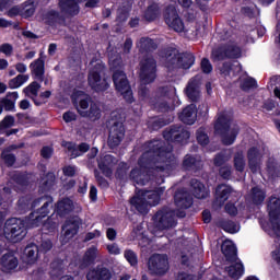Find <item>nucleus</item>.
I'll use <instances>...</instances> for the list:
<instances>
[{
    "instance_id": "nucleus-43",
    "label": "nucleus",
    "mask_w": 280,
    "mask_h": 280,
    "mask_svg": "<svg viewBox=\"0 0 280 280\" xmlns=\"http://www.w3.org/2000/svg\"><path fill=\"white\" fill-rule=\"evenodd\" d=\"M1 160L8 167H12V165H14V163L16 161V158H14V155L12 153H10L9 150H4V151H2Z\"/></svg>"
},
{
    "instance_id": "nucleus-20",
    "label": "nucleus",
    "mask_w": 280,
    "mask_h": 280,
    "mask_svg": "<svg viewBox=\"0 0 280 280\" xmlns=\"http://www.w3.org/2000/svg\"><path fill=\"white\" fill-rule=\"evenodd\" d=\"M63 147L68 151V154H70L71 159H77V156L84 154V152H89V144L86 143H81L79 147H75L72 142H65Z\"/></svg>"
},
{
    "instance_id": "nucleus-46",
    "label": "nucleus",
    "mask_w": 280,
    "mask_h": 280,
    "mask_svg": "<svg viewBox=\"0 0 280 280\" xmlns=\"http://www.w3.org/2000/svg\"><path fill=\"white\" fill-rule=\"evenodd\" d=\"M229 159H231V152L230 151L221 153V154L215 156L214 165L220 167V165H224V163H226V161H229Z\"/></svg>"
},
{
    "instance_id": "nucleus-2",
    "label": "nucleus",
    "mask_w": 280,
    "mask_h": 280,
    "mask_svg": "<svg viewBox=\"0 0 280 280\" xmlns=\"http://www.w3.org/2000/svg\"><path fill=\"white\" fill-rule=\"evenodd\" d=\"M231 119L232 115L230 112H221L218 114L214 124V130L217 135L222 136L224 145H233L240 132V127L235 124H231Z\"/></svg>"
},
{
    "instance_id": "nucleus-4",
    "label": "nucleus",
    "mask_w": 280,
    "mask_h": 280,
    "mask_svg": "<svg viewBox=\"0 0 280 280\" xmlns=\"http://www.w3.org/2000/svg\"><path fill=\"white\" fill-rule=\"evenodd\" d=\"M73 102L78 103V113L81 117H88L91 121H97L102 117V109L95 103H91V96L86 93L75 90L72 94Z\"/></svg>"
},
{
    "instance_id": "nucleus-31",
    "label": "nucleus",
    "mask_w": 280,
    "mask_h": 280,
    "mask_svg": "<svg viewBox=\"0 0 280 280\" xmlns=\"http://www.w3.org/2000/svg\"><path fill=\"white\" fill-rule=\"evenodd\" d=\"M190 185L192 187V194H194L195 198L202 199V198H207V196H209V189H207V187H205V185H202L197 179H192Z\"/></svg>"
},
{
    "instance_id": "nucleus-3",
    "label": "nucleus",
    "mask_w": 280,
    "mask_h": 280,
    "mask_svg": "<svg viewBox=\"0 0 280 280\" xmlns=\"http://www.w3.org/2000/svg\"><path fill=\"white\" fill-rule=\"evenodd\" d=\"M267 210L269 213V222L260 221V226L265 233L280 240V199L271 197Z\"/></svg>"
},
{
    "instance_id": "nucleus-16",
    "label": "nucleus",
    "mask_w": 280,
    "mask_h": 280,
    "mask_svg": "<svg viewBox=\"0 0 280 280\" xmlns=\"http://www.w3.org/2000/svg\"><path fill=\"white\" fill-rule=\"evenodd\" d=\"M154 222L158 229H172L176 225L174 221V212L167 210H161L154 215Z\"/></svg>"
},
{
    "instance_id": "nucleus-11",
    "label": "nucleus",
    "mask_w": 280,
    "mask_h": 280,
    "mask_svg": "<svg viewBox=\"0 0 280 280\" xmlns=\"http://www.w3.org/2000/svg\"><path fill=\"white\" fill-rule=\"evenodd\" d=\"M156 78V61L149 57L140 63V80L142 84H150Z\"/></svg>"
},
{
    "instance_id": "nucleus-34",
    "label": "nucleus",
    "mask_w": 280,
    "mask_h": 280,
    "mask_svg": "<svg viewBox=\"0 0 280 280\" xmlns=\"http://www.w3.org/2000/svg\"><path fill=\"white\" fill-rule=\"evenodd\" d=\"M248 200L253 205H262L264 200H266V191L261 190L259 187H255L252 189Z\"/></svg>"
},
{
    "instance_id": "nucleus-29",
    "label": "nucleus",
    "mask_w": 280,
    "mask_h": 280,
    "mask_svg": "<svg viewBox=\"0 0 280 280\" xmlns=\"http://www.w3.org/2000/svg\"><path fill=\"white\" fill-rule=\"evenodd\" d=\"M229 280H240L244 276V265L236 261L234 265L230 266L228 269Z\"/></svg>"
},
{
    "instance_id": "nucleus-28",
    "label": "nucleus",
    "mask_w": 280,
    "mask_h": 280,
    "mask_svg": "<svg viewBox=\"0 0 280 280\" xmlns=\"http://www.w3.org/2000/svg\"><path fill=\"white\" fill-rule=\"evenodd\" d=\"M259 159H261V153L256 148H252L248 151V160H249V170L255 174L259 172Z\"/></svg>"
},
{
    "instance_id": "nucleus-27",
    "label": "nucleus",
    "mask_w": 280,
    "mask_h": 280,
    "mask_svg": "<svg viewBox=\"0 0 280 280\" xmlns=\"http://www.w3.org/2000/svg\"><path fill=\"white\" fill-rule=\"evenodd\" d=\"M30 69L33 75H35L36 80H43V75H45V60L43 59V57L33 61L30 65Z\"/></svg>"
},
{
    "instance_id": "nucleus-5",
    "label": "nucleus",
    "mask_w": 280,
    "mask_h": 280,
    "mask_svg": "<svg viewBox=\"0 0 280 280\" xmlns=\"http://www.w3.org/2000/svg\"><path fill=\"white\" fill-rule=\"evenodd\" d=\"M110 69L114 71L113 80L116 86V91L120 93L129 104H132L133 96L132 90L130 89V84L128 83V79L126 78V73L120 69L121 60L119 58L114 59L109 58Z\"/></svg>"
},
{
    "instance_id": "nucleus-8",
    "label": "nucleus",
    "mask_w": 280,
    "mask_h": 280,
    "mask_svg": "<svg viewBox=\"0 0 280 280\" xmlns=\"http://www.w3.org/2000/svg\"><path fill=\"white\" fill-rule=\"evenodd\" d=\"M196 62V57L191 52H184L176 55V51L171 52L166 57L165 67L168 71H176V69H191Z\"/></svg>"
},
{
    "instance_id": "nucleus-6",
    "label": "nucleus",
    "mask_w": 280,
    "mask_h": 280,
    "mask_svg": "<svg viewBox=\"0 0 280 280\" xmlns=\"http://www.w3.org/2000/svg\"><path fill=\"white\" fill-rule=\"evenodd\" d=\"M163 188L156 190H139L131 199V206L139 211V213H148L150 207H156L161 200Z\"/></svg>"
},
{
    "instance_id": "nucleus-49",
    "label": "nucleus",
    "mask_w": 280,
    "mask_h": 280,
    "mask_svg": "<svg viewBox=\"0 0 280 280\" xmlns=\"http://www.w3.org/2000/svg\"><path fill=\"white\" fill-rule=\"evenodd\" d=\"M140 47L141 49H156V44L150 38H141Z\"/></svg>"
},
{
    "instance_id": "nucleus-10",
    "label": "nucleus",
    "mask_w": 280,
    "mask_h": 280,
    "mask_svg": "<svg viewBox=\"0 0 280 280\" xmlns=\"http://www.w3.org/2000/svg\"><path fill=\"white\" fill-rule=\"evenodd\" d=\"M40 200L44 201L40 210L36 212H32L26 220V224L30 229H35V226H40V222H43V218H47L49 215V205H51L52 200L50 198H40L33 202V207H38Z\"/></svg>"
},
{
    "instance_id": "nucleus-18",
    "label": "nucleus",
    "mask_w": 280,
    "mask_h": 280,
    "mask_svg": "<svg viewBox=\"0 0 280 280\" xmlns=\"http://www.w3.org/2000/svg\"><path fill=\"white\" fill-rule=\"evenodd\" d=\"M80 1L84 0H60L59 5L61 11L65 12V14L75 16V14L80 12V7H78V3H80Z\"/></svg>"
},
{
    "instance_id": "nucleus-44",
    "label": "nucleus",
    "mask_w": 280,
    "mask_h": 280,
    "mask_svg": "<svg viewBox=\"0 0 280 280\" xmlns=\"http://www.w3.org/2000/svg\"><path fill=\"white\" fill-rule=\"evenodd\" d=\"M246 166V162L244 161V153H237L234 156V167L237 172H244V167Z\"/></svg>"
},
{
    "instance_id": "nucleus-39",
    "label": "nucleus",
    "mask_w": 280,
    "mask_h": 280,
    "mask_svg": "<svg viewBox=\"0 0 280 280\" xmlns=\"http://www.w3.org/2000/svg\"><path fill=\"white\" fill-rule=\"evenodd\" d=\"M240 71H242V66H240V63L237 62L233 66H231L230 63H224L221 69V73H223V75H231V73H240Z\"/></svg>"
},
{
    "instance_id": "nucleus-52",
    "label": "nucleus",
    "mask_w": 280,
    "mask_h": 280,
    "mask_svg": "<svg viewBox=\"0 0 280 280\" xmlns=\"http://www.w3.org/2000/svg\"><path fill=\"white\" fill-rule=\"evenodd\" d=\"M14 126V118L12 116H7L4 119L0 122V128H12Z\"/></svg>"
},
{
    "instance_id": "nucleus-45",
    "label": "nucleus",
    "mask_w": 280,
    "mask_h": 280,
    "mask_svg": "<svg viewBox=\"0 0 280 280\" xmlns=\"http://www.w3.org/2000/svg\"><path fill=\"white\" fill-rule=\"evenodd\" d=\"M222 229L223 231H225L226 233H238L240 232V224L235 223V222H225L222 224Z\"/></svg>"
},
{
    "instance_id": "nucleus-41",
    "label": "nucleus",
    "mask_w": 280,
    "mask_h": 280,
    "mask_svg": "<svg viewBox=\"0 0 280 280\" xmlns=\"http://www.w3.org/2000/svg\"><path fill=\"white\" fill-rule=\"evenodd\" d=\"M184 167L191 170V167H200V158L186 155L184 159Z\"/></svg>"
},
{
    "instance_id": "nucleus-55",
    "label": "nucleus",
    "mask_w": 280,
    "mask_h": 280,
    "mask_svg": "<svg viewBox=\"0 0 280 280\" xmlns=\"http://www.w3.org/2000/svg\"><path fill=\"white\" fill-rule=\"evenodd\" d=\"M13 51L12 45L3 44L0 46V54H4V56H10Z\"/></svg>"
},
{
    "instance_id": "nucleus-30",
    "label": "nucleus",
    "mask_w": 280,
    "mask_h": 280,
    "mask_svg": "<svg viewBox=\"0 0 280 280\" xmlns=\"http://www.w3.org/2000/svg\"><path fill=\"white\" fill-rule=\"evenodd\" d=\"M16 100H19V92H10L1 100L0 104H2V108L7 110H14Z\"/></svg>"
},
{
    "instance_id": "nucleus-36",
    "label": "nucleus",
    "mask_w": 280,
    "mask_h": 280,
    "mask_svg": "<svg viewBox=\"0 0 280 280\" xmlns=\"http://www.w3.org/2000/svg\"><path fill=\"white\" fill-rule=\"evenodd\" d=\"M95 259H97V247H90L83 257V264L81 265V268L91 266V264L95 262Z\"/></svg>"
},
{
    "instance_id": "nucleus-23",
    "label": "nucleus",
    "mask_w": 280,
    "mask_h": 280,
    "mask_svg": "<svg viewBox=\"0 0 280 280\" xmlns=\"http://www.w3.org/2000/svg\"><path fill=\"white\" fill-rule=\"evenodd\" d=\"M186 95L191 100V102H196V100L200 97V81L198 79H191L188 82Z\"/></svg>"
},
{
    "instance_id": "nucleus-35",
    "label": "nucleus",
    "mask_w": 280,
    "mask_h": 280,
    "mask_svg": "<svg viewBox=\"0 0 280 280\" xmlns=\"http://www.w3.org/2000/svg\"><path fill=\"white\" fill-rule=\"evenodd\" d=\"M56 211L59 215H65V213H69V211H73V201H71V199L69 198L60 200L57 203Z\"/></svg>"
},
{
    "instance_id": "nucleus-57",
    "label": "nucleus",
    "mask_w": 280,
    "mask_h": 280,
    "mask_svg": "<svg viewBox=\"0 0 280 280\" xmlns=\"http://www.w3.org/2000/svg\"><path fill=\"white\" fill-rule=\"evenodd\" d=\"M107 250L110 255H119L121 253L117 244L107 245Z\"/></svg>"
},
{
    "instance_id": "nucleus-33",
    "label": "nucleus",
    "mask_w": 280,
    "mask_h": 280,
    "mask_svg": "<svg viewBox=\"0 0 280 280\" xmlns=\"http://www.w3.org/2000/svg\"><path fill=\"white\" fill-rule=\"evenodd\" d=\"M221 250L223 255L228 257V259H235L237 255V247H235V244L233 241L226 240L223 242L221 246Z\"/></svg>"
},
{
    "instance_id": "nucleus-14",
    "label": "nucleus",
    "mask_w": 280,
    "mask_h": 280,
    "mask_svg": "<svg viewBox=\"0 0 280 280\" xmlns=\"http://www.w3.org/2000/svg\"><path fill=\"white\" fill-rule=\"evenodd\" d=\"M242 49L235 46V44L230 43L228 46L220 49L212 50L213 60H224V58H241Z\"/></svg>"
},
{
    "instance_id": "nucleus-63",
    "label": "nucleus",
    "mask_w": 280,
    "mask_h": 280,
    "mask_svg": "<svg viewBox=\"0 0 280 280\" xmlns=\"http://www.w3.org/2000/svg\"><path fill=\"white\" fill-rule=\"evenodd\" d=\"M57 228H58V223L51 222V218H49L47 222L44 223V229H48V231H54V229H57Z\"/></svg>"
},
{
    "instance_id": "nucleus-24",
    "label": "nucleus",
    "mask_w": 280,
    "mask_h": 280,
    "mask_svg": "<svg viewBox=\"0 0 280 280\" xmlns=\"http://www.w3.org/2000/svg\"><path fill=\"white\" fill-rule=\"evenodd\" d=\"M215 194L217 202L219 205H224V202H226V200H229V198H231V196H233L235 191H233V188H231V186L220 185L218 186Z\"/></svg>"
},
{
    "instance_id": "nucleus-61",
    "label": "nucleus",
    "mask_w": 280,
    "mask_h": 280,
    "mask_svg": "<svg viewBox=\"0 0 280 280\" xmlns=\"http://www.w3.org/2000/svg\"><path fill=\"white\" fill-rule=\"evenodd\" d=\"M100 235H102V233L97 230H95L94 232H89L85 235V242H91V240H95V237H100Z\"/></svg>"
},
{
    "instance_id": "nucleus-12",
    "label": "nucleus",
    "mask_w": 280,
    "mask_h": 280,
    "mask_svg": "<svg viewBox=\"0 0 280 280\" xmlns=\"http://www.w3.org/2000/svg\"><path fill=\"white\" fill-rule=\"evenodd\" d=\"M164 19L166 25H168L171 30H174V32L180 33L185 30V23H183V20H180V16H178L176 5L171 4L167 7Z\"/></svg>"
},
{
    "instance_id": "nucleus-37",
    "label": "nucleus",
    "mask_w": 280,
    "mask_h": 280,
    "mask_svg": "<svg viewBox=\"0 0 280 280\" xmlns=\"http://www.w3.org/2000/svg\"><path fill=\"white\" fill-rule=\"evenodd\" d=\"M30 80L28 74H19L9 81V89H21Z\"/></svg>"
},
{
    "instance_id": "nucleus-64",
    "label": "nucleus",
    "mask_w": 280,
    "mask_h": 280,
    "mask_svg": "<svg viewBox=\"0 0 280 280\" xmlns=\"http://www.w3.org/2000/svg\"><path fill=\"white\" fill-rule=\"evenodd\" d=\"M176 280H194V277L187 273H178Z\"/></svg>"
},
{
    "instance_id": "nucleus-47",
    "label": "nucleus",
    "mask_w": 280,
    "mask_h": 280,
    "mask_svg": "<svg viewBox=\"0 0 280 280\" xmlns=\"http://www.w3.org/2000/svg\"><path fill=\"white\" fill-rule=\"evenodd\" d=\"M255 86H257V81H255V79L253 78H245L241 83V88L243 89V91H248V89H255Z\"/></svg>"
},
{
    "instance_id": "nucleus-9",
    "label": "nucleus",
    "mask_w": 280,
    "mask_h": 280,
    "mask_svg": "<svg viewBox=\"0 0 280 280\" xmlns=\"http://www.w3.org/2000/svg\"><path fill=\"white\" fill-rule=\"evenodd\" d=\"M3 235L9 242H21L27 235L25 223L21 219L12 218L4 224Z\"/></svg>"
},
{
    "instance_id": "nucleus-25",
    "label": "nucleus",
    "mask_w": 280,
    "mask_h": 280,
    "mask_svg": "<svg viewBox=\"0 0 280 280\" xmlns=\"http://www.w3.org/2000/svg\"><path fill=\"white\" fill-rule=\"evenodd\" d=\"M38 246L36 244L27 245L24 255H25V261L28 264V266H33V264H36L38 261Z\"/></svg>"
},
{
    "instance_id": "nucleus-50",
    "label": "nucleus",
    "mask_w": 280,
    "mask_h": 280,
    "mask_svg": "<svg viewBox=\"0 0 280 280\" xmlns=\"http://www.w3.org/2000/svg\"><path fill=\"white\" fill-rule=\"evenodd\" d=\"M197 141L201 145H207V143H209V136H207V133L205 132V129H199L197 131Z\"/></svg>"
},
{
    "instance_id": "nucleus-7",
    "label": "nucleus",
    "mask_w": 280,
    "mask_h": 280,
    "mask_svg": "<svg viewBox=\"0 0 280 280\" xmlns=\"http://www.w3.org/2000/svg\"><path fill=\"white\" fill-rule=\"evenodd\" d=\"M91 70L88 77V82L96 93H102L103 91H107L110 84L108 80L104 78V63L102 61H92L90 63Z\"/></svg>"
},
{
    "instance_id": "nucleus-13",
    "label": "nucleus",
    "mask_w": 280,
    "mask_h": 280,
    "mask_svg": "<svg viewBox=\"0 0 280 280\" xmlns=\"http://www.w3.org/2000/svg\"><path fill=\"white\" fill-rule=\"evenodd\" d=\"M170 269V262L165 255L155 254L149 259V270L153 275H165Z\"/></svg>"
},
{
    "instance_id": "nucleus-38",
    "label": "nucleus",
    "mask_w": 280,
    "mask_h": 280,
    "mask_svg": "<svg viewBox=\"0 0 280 280\" xmlns=\"http://www.w3.org/2000/svg\"><path fill=\"white\" fill-rule=\"evenodd\" d=\"M267 172L268 175L271 176V178H280V165L275 162V160H271L267 165Z\"/></svg>"
},
{
    "instance_id": "nucleus-48",
    "label": "nucleus",
    "mask_w": 280,
    "mask_h": 280,
    "mask_svg": "<svg viewBox=\"0 0 280 280\" xmlns=\"http://www.w3.org/2000/svg\"><path fill=\"white\" fill-rule=\"evenodd\" d=\"M154 108H156L158 110H174V107H170V105H167V101H165V98H159V101L154 104Z\"/></svg>"
},
{
    "instance_id": "nucleus-1",
    "label": "nucleus",
    "mask_w": 280,
    "mask_h": 280,
    "mask_svg": "<svg viewBox=\"0 0 280 280\" xmlns=\"http://www.w3.org/2000/svg\"><path fill=\"white\" fill-rule=\"evenodd\" d=\"M161 142L153 141L149 143V150L142 154L138 162L139 168H133L130 178L137 185H145L150 180V174L159 176H170L172 170H175L176 163L172 160V152L161 148Z\"/></svg>"
},
{
    "instance_id": "nucleus-42",
    "label": "nucleus",
    "mask_w": 280,
    "mask_h": 280,
    "mask_svg": "<svg viewBox=\"0 0 280 280\" xmlns=\"http://www.w3.org/2000/svg\"><path fill=\"white\" fill-rule=\"evenodd\" d=\"M23 91L27 97H36V95H38V91H40V84L37 82H32Z\"/></svg>"
},
{
    "instance_id": "nucleus-58",
    "label": "nucleus",
    "mask_w": 280,
    "mask_h": 280,
    "mask_svg": "<svg viewBox=\"0 0 280 280\" xmlns=\"http://www.w3.org/2000/svg\"><path fill=\"white\" fill-rule=\"evenodd\" d=\"M225 211L230 215H237V208L235 207L234 203H226Z\"/></svg>"
},
{
    "instance_id": "nucleus-17",
    "label": "nucleus",
    "mask_w": 280,
    "mask_h": 280,
    "mask_svg": "<svg viewBox=\"0 0 280 280\" xmlns=\"http://www.w3.org/2000/svg\"><path fill=\"white\" fill-rule=\"evenodd\" d=\"M80 218L75 217L72 220L68 221L63 228V238L62 242L67 243L69 242V240H71V237H73V235H75L78 233V229H80Z\"/></svg>"
},
{
    "instance_id": "nucleus-22",
    "label": "nucleus",
    "mask_w": 280,
    "mask_h": 280,
    "mask_svg": "<svg viewBox=\"0 0 280 280\" xmlns=\"http://www.w3.org/2000/svg\"><path fill=\"white\" fill-rule=\"evenodd\" d=\"M191 196L185 189L178 190L175 194V205L179 209H188V207H191Z\"/></svg>"
},
{
    "instance_id": "nucleus-53",
    "label": "nucleus",
    "mask_w": 280,
    "mask_h": 280,
    "mask_svg": "<svg viewBox=\"0 0 280 280\" xmlns=\"http://www.w3.org/2000/svg\"><path fill=\"white\" fill-rule=\"evenodd\" d=\"M201 70L203 73H211V71H213V66H211V61H209V59L201 60Z\"/></svg>"
},
{
    "instance_id": "nucleus-15",
    "label": "nucleus",
    "mask_w": 280,
    "mask_h": 280,
    "mask_svg": "<svg viewBox=\"0 0 280 280\" xmlns=\"http://www.w3.org/2000/svg\"><path fill=\"white\" fill-rule=\"evenodd\" d=\"M126 135V129L121 121L114 122L109 130L108 145L109 148H117Z\"/></svg>"
},
{
    "instance_id": "nucleus-19",
    "label": "nucleus",
    "mask_w": 280,
    "mask_h": 280,
    "mask_svg": "<svg viewBox=\"0 0 280 280\" xmlns=\"http://www.w3.org/2000/svg\"><path fill=\"white\" fill-rule=\"evenodd\" d=\"M0 266L3 272H10L19 266V259L13 254H4L0 259Z\"/></svg>"
},
{
    "instance_id": "nucleus-21",
    "label": "nucleus",
    "mask_w": 280,
    "mask_h": 280,
    "mask_svg": "<svg viewBox=\"0 0 280 280\" xmlns=\"http://www.w3.org/2000/svg\"><path fill=\"white\" fill-rule=\"evenodd\" d=\"M196 117H198V115L196 114V105L194 104L186 107L179 115L180 121L187 124L188 126L196 124Z\"/></svg>"
},
{
    "instance_id": "nucleus-51",
    "label": "nucleus",
    "mask_w": 280,
    "mask_h": 280,
    "mask_svg": "<svg viewBox=\"0 0 280 280\" xmlns=\"http://www.w3.org/2000/svg\"><path fill=\"white\" fill-rule=\"evenodd\" d=\"M125 258L130 264V266H137V254H135V252L130 249L125 250Z\"/></svg>"
},
{
    "instance_id": "nucleus-59",
    "label": "nucleus",
    "mask_w": 280,
    "mask_h": 280,
    "mask_svg": "<svg viewBox=\"0 0 280 280\" xmlns=\"http://www.w3.org/2000/svg\"><path fill=\"white\" fill-rule=\"evenodd\" d=\"M220 175L222 178H231V167L223 166L220 168Z\"/></svg>"
},
{
    "instance_id": "nucleus-56",
    "label": "nucleus",
    "mask_w": 280,
    "mask_h": 280,
    "mask_svg": "<svg viewBox=\"0 0 280 280\" xmlns=\"http://www.w3.org/2000/svg\"><path fill=\"white\" fill-rule=\"evenodd\" d=\"M52 246L54 245L51 244V241H49V240L43 241L39 250L42 253H48V250H51Z\"/></svg>"
},
{
    "instance_id": "nucleus-54",
    "label": "nucleus",
    "mask_w": 280,
    "mask_h": 280,
    "mask_svg": "<svg viewBox=\"0 0 280 280\" xmlns=\"http://www.w3.org/2000/svg\"><path fill=\"white\" fill-rule=\"evenodd\" d=\"M271 82H273L276 84L273 93L278 97V100H280V75L279 77H272Z\"/></svg>"
},
{
    "instance_id": "nucleus-26",
    "label": "nucleus",
    "mask_w": 280,
    "mask_h": 280,
    "mask_svg": "<svg viewBox=\"0 0 280 280\" xmlns=\"http://www.w3.org/2000/svg\"><path fill=\"white\" fill-rule=\"evenodd\" d=\"M113 165H115V158H113V155H105L98 160V167L105 176H110V174H113V171L110 170Z\"/></svg>"
},
{
    "instance_id": "nucleus-32",
    "label": "nucleus",
    "mask_w": 280,
    "mask_h": 280,
    "mask_svg": "<svg viewBox=\"0 0 280 280\" xmlns=\"http://www.w3.org/2000/svg\"><path fill=\"white\" fill-rule=\"evenodd\" d=\"M88 280H110V271L106 268L89 271Z\"/></svg>"
},
{
    "instance_id": "nucleus-62",
    "label": "nucleus",
    "mask_w": 280,
    "mask_h": 280,
    "mask_svg": "<svg viewBox=\"0 0 280 280\" xmlns=\"http://www.w3.org/2000/svg\"><path fill=\"white\" fill-rule=\"evenodd\" d=\"M75 166H66L63 167V174L65 176H75Z\"/></svg>"
},
{
    "instance_id": "nucleus-40",
    "label": "nucleus",
    "mask_w": 280,
    "mask_h": 280,
    "mask_svg": "<svg viewBox=\"0 0 280 280\" xmlns=\"http://www.w3.org/2000/svg\"><path fill=\"white\" fill-rule=\"evenodd\" d=\"M161 14V10L159 9V4H152L151 7L148 8L144 19L147 21H154Z\"/></svg>"
},
{
    "instance_id": "nucleus-60",
    "label": "nucleus",
    "mask_w": 280,
    "mask_h": 280,
    "mask_svg": "<svg viewBox=\"0 0 280 280\" xmlns=\"http://www.w3.org/2000/svg\"><path fill=\"white\" fill-rule=\"evenodd\" d=\"M63 120L69 124L71 121H75V113L67 112L63 114Z\"/></svg>"
}]
</instances>
